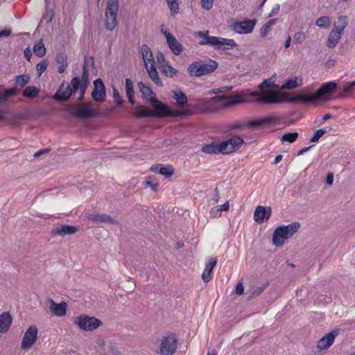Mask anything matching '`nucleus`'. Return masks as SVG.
<instances>
[{
  "instance_id": "obj_41",
  "label": "nucleus",
  "mask_w": 355,
  "mask_h": 355,
  "mask_svg": "<svg viewBox=\"0 0 355 355\" xmlns=\"http://www.w3.org/2000/svg\"><path fill=\"white\" fill-rule=\"evenodd\" d=\"M268 285H269L268 282H266L261 286L257 287L256 288H254L251 293V297H258L259 295H261L263 292V291L268 287Z\"/></svg>"
},
{
  "instance_id": "obj_51",
  "label": "nucleus",
  "mask_w": 355,
  "mask_h": 355,
  "mask_svg": "<svg viewBox=\"0 0 355 355\" xmlns=\"http://www.w3.org/2000/svg\"><path fill=\"white\" fill-rule=\"evenodd\" d=\"M156 59H157V62L159 64V65L160 64H166V63L165 56H164V53L161 51H159L156 54Z\"/></svg>"
},
{
  "instance_id": "obj_13",
  "label": "nucleus",
  "mask_w": 355,
  "mask_h": 355,
  "mask_svg": "<svg viewBox=\"0 0 355 355\" xmlns=\"http://www.w3.org/2000/svg\"><path fill=\"white\" fill-rule=\"evenodd\" d=\"M257 23L256 19H246L241 21H234L232 26V29L239 34H249L253 31Z\"/></svg>"
},
{
  "instance_id": "obj_45",
  "label": "nucleus",
  "mask_w": 355,
  "mask_h": 355,
  "mask_svg": "<svg viewBox=\"0 0 355 355\" xmlns=\"http://www.w3.org/2000/svg\"><path fill=\"white\" fill-rule=\"evenodd\" d=\"M53 12L52 10H46L45 13L42 16V19L44 20L46 23H51L53 18Z\"/></svg>"
},
{
  "instance_id": "obj_17",
  "label": "nucleus",
  "mask_w": 355,
  "mask_h": 355,
  "mask_svg": "<svg viewBox=\"0 0 355 355\" xmlns=\"http://www.w3.org/2000/svg\"><path fill=\"white\" fill-rule=\"evenodd\" d=\"M71 114L77 118L88 119L97 116V112L90 106L89 103H85L80 109L72 111Z\"/></svg>"
},
{
  "instance_id": "obj_26",
  "label": "nucleus",
  "mask_w": 355,
  "mask_h": 355,
  "mask_svg": "<svg viewBox=\"0 0 355 355\" xmlns=\"http://www.w3.org/2000/svg\"><path fill=\"white\" fill-rule=\"evenodd\" d=\"M55 62L58 64V72L63 73L68 67L67 56L65 52H60L55 56Z\"/></svg>"
},
{
  "instance_id": "obj_54",
  "label": "nucleus",
  "mask_w": 355,
  "mask_h": 355,
  "mask_svg": "<svg viewBox=\"0 0 355 355\" xmlns=\"http://www.w3.org/2000/svg\"><path fill=\"white\" fill-rule=\"evenodd\" d=\"M128 99L132 105L135 103V90H125Z\"/></svg>"
},
{
  "instance_id": "obj_2",
  "label": "nucleus",
  "mask_w": 355,
  "mask_h": 355,
  "mask_svg": "<svg viewBox=\"0 0 355 355\" xmlns=\"http://www.w3.org/2000/svg\"><path fill=\"white\" fill-rule=\"evenodd\" d=\"M215 94L210 98L198 99L193 103H188V98L182 90H171V96L175 100L178 106L183 107L187 105L186 109H191L194 113H211L218 110L242 103L241 99L230 98L227 94L223 93V90H212ZM230 90H224L230 92Z\"/></svg>"
},
{
  "instance_id": "obj_33",
  "label": "nucleus",
  "mask_w": 355,
  "mask_h": 355,
  "mask_svg": "<svg viewBox=\"0 0 355 355\" xmlns=\"http://www.w3.org/2000/svg\"><path fill=\"white\" fill-rule=\"evenodd\" d=\"M33 50L35 55L40 58L44 56L46 51L44 44L41 40L34 44Z\"/></svg>"
},
{
  "instance_id": "obj_4",
  "label": "nucleus",
  "mask_w": 355,
  "mask_h": 355,
  "mask_svg": "<svg viewBox=\"0 0 355 355\" xmlns=\"http://www.w3.org/2000/svg\"><path fill=\"white\" fill-rule=\"evenodd\" d=\"M243 144L244 140L241 137L234 136L218 143L205 144L202 146V151L207 154L227 155L238 150Z\"/></svg>"
},
{
  "instance_id": "obj_28",
  "label": "nucleus",
  "mask_w": 355,
  "mask_h": 355,
  "mask_svg": "<svg viewBox=\"0 0 355 355\" xmlns=\"http://www.w3.org/2000/svg\"><path fill=\"white\" fill-rule=\"evenodd\" d=\"M78 90H57L53 95V98L58 102H64L67 101L73 94Z\"/></svg>"
},
{
  "instance_id": "obj_47",
  "label": "nucleus",
  "mask_w": 355,
  "mask_h": 355,
  "mask_svg": "<svg viewBox=\"0 0 355 355\" xmlns=\"http://www.w3.org/2000/svg\"><path fill=\"white\" fill-rule=\"evenodd\" d=\"M214 0H201V6L207 10H209L213 6Z\"/></svg>"
},
{
  "instance_id": "obj_3",
  "label": "nucleus",
  "mask_w": 355,
  "mask_h": 355,
  "mask_svg": "<svg viewBox=\"0 0 355 355\" xmlns=\"http://www.w3.org/2000/svg\"><path fill=\"white\" fill-rule=\"evenodd\" d=\"M152 106L153 117H185L193 114L191 109H173L166 103L158 100L153 90H139Z\"/></svg>"
},
{
  "instance_id": "obj_31",
  "label": "nucleus",
  "mask_w": 355,
  "mask_h": 355,
  "mask_svg": "<svg viewBox=\"0 0 355 355\" xmlns=\"http://www.w3.org/2000/svg\"><path fill=\"white\" fill-rule=\"evenodd\" d=\"M158 68L161 73L166 77L172 78L175 76L178 73V71L173 67L168 62H166V64L159 65Z\"/></svg>"
},
{
  "instance_id": "obj_44",
  "label": "nucleus",
  "mask_w": 355,
  "mask_h": 355,
  "mask_svg": "<svg viewBox=\"0 0 355 355\" xmlns=\"http://www.w3.org/2000/svg\"><path fill=\"white\" fill-rule=\"evenodd\" d=\"M305 39V34L302 32H297L293 36V42L297 44H302Z\"/></svg>"
},
{
  "instance_id": "obj_20",
  "label": "nucleus",
  "mask_w": 355,
  "mask_h": 355,
  "mask_svg": "<svg viewBox=\"0 0 355 355\" xmlns=\"http://www.w3.org/2000/svg\"><path fill=\"white\" fill-rule=\"evenodd\" d=\"M78 228L76 226L69 225H61L60 227L53 228L51 230L52 235H72L77 232Z\"/></svg>"
},
{
  "instance_id": "obj_43",
  "label": "nucleus",
  "mask_w": 355,
  "mask_h": 355,
  "mask_svg": "<svg viewBox=\"0 0 355 355\" xmlns=\"http://www.w3.org/2000/svg\"><path fill=\"white\" fill-rule=\"evenodd\" d=\"M40 90H22V95L26 98H36Z\"/></svg>"
},
{
  "instance_id": "obj_8",
  "label": "nucleus",
  "mask_w": 355,
  "mask_h": 355,
  "mask_svg": "<svg viewBox=\"0 0 355 355\" xmlns=\"http://www.w3.org/2000/svg\"><path fill=\"white\" fill-rule=\"evenodd\" d=\"M337 23L338 25H334V28L331 31L327 39V45L329 49L334 48L341 38L344 29L347 25V17L339 16Z\"/></svg>"
},
{
  "instance_id": "obj_16",
  "label": "nucleus",
  "mask_w": 355,
  "mask_h": 355,
  "mask_svg": "<svg viewBox=\"0 0 355 355\" xmlns=\"http://www.w3.org/2000/svg\"><path fill=\"white\" fill-rule=\"evenodd\" d=\"M271 214L272 209L270 207L259 205L255 209L253 218L256 223L261 224L267 221L270 218Z\"/></svg>"
},
{
  "instance_id": "obj_32",
  "label": "nucleus",
  "mask_w": 355,
  "mask_h": 355,
  "mask_svg": "<svg viewBox=\"0 0 355 355\" xmlns=\"http://www.w3.org/2000/svg\"><path fill=\"white\" fill-rule=\"evenodd\" d=\"M302 83V78L301 77H295L287 80L284 85L279 87L278 89H294Z\"/></svg>"
},
{
  "instance_id": "obj_42",
  "label": "nucleus",
  "mask_w": 355,
  "mask_h": 355,
  "mask_svg": "<svg viewBox=\"0 0 355 355\" xmlns=\"http://www.w3.org/2000/svg\"><path fill=\"white\" fill-rule=\"evenodd\" d=\"M168 6L173 16L179 12V4L178 1H168Z\"/></svg>"
},
{
  "instance_id": "obj_18",
  "label": "nucleus",
  "mask_w": 355,
  "mask_h": 355,
  "mask_svg": "<svg viewBox=\"0 0 355 355\" xmlns=\"http://www.w3.org/2000/svg\"><path fill=\"white\" fill-rule=\"evenodd\" d=\"M277 121V118L276 116H268L250 120L247 123V125L250 128H259L263 125L272 123Z\"/></svg>"
},
{
  "instance_id": "obj_29",
  "label": "nucleus",
  "mask_w": 355,
  "mask_h": 355,
  "mask_svg": "<svg viewBox=\"0 0 355 355\" xmlns=\"http://www.w3.org/2000/svg\"><path fill=\"white\" fill-rule=\"evenodd\" d=\"M3 93L0 95V102L3 103L11 96L16 95L19 90H3ZM8 114V110L0 111V121L4 120L6 116Z\"/></svg>"
},
{
  "instance_id": "obj_27",
  "label": "nucleus",
  "mask_w": 355,
  "mask_h": 355,
  "mask_svg": "<svg viewBox=\"0 0 355 355\" xmlns=\"http://www.w3.org/2000/svg\"><path fill=\"white\" fill-rule=\"evenodd\" d=\"M88 218L92 221L105 223L109 224H114L116 221L111 216L105 214H89Z\"/></svg>"
},
{
  "instance_id": "obj_1",
  "label": "nucleus",
  "mask_w": 355,
  "mask_h": 355,
  "mask_svg": "<svg viewBox=\"0 0 355 355\" xmlns=\"http://www.w3.org/2000/svg\"><path fill=\"white\" fill-rule=\"evenodd\" d=\"M314 93H291L288 90H257L252 95L263 104L297 103L317 105L337 98L343 99L352 94V90H315Z\"/></svg>"
},
{
  "instance_id": "obj_15",
  "label": "nucleus",
  "mask_w": 355,
  "mask_h": 355,
  "mask_svg": "<svg viewBox=\"0 0 355 355\" xmlns=\"http://www.w3.org/2000/svg\"><path fill=\"white\" fill-rule=\"evenodd\" d=\"M339 329H334L331 332L326 334L320 338L317 343V347L319 350L329 349L334 343L336 337L339 334Z\"/></svg>"
},
{
  "instance_id": "obj_37",
  "label": "nucleus",
  "mask_w": 355,
  "mask_h": 355,
  "mask_svg": "<svg viewBox=\"0 0 355 355\" xmlns=\"http://www.w3.org/2000/svg\"><path fill=\"white\" fill-rule=\"evenodd\" d=\"M92 97L95 101L103 102L106 97V90H92Z\"/></svg>"
},
{
  "instance_id": "obj_21",
  "label": "nucleus",
  "mask_w": 355,
  "mask_h": 355,
  "mask_svg": "<svg viewBox=\"0 0 355 355\" xmlns=\"http://www.w3.org/2000/svg\"><path fill=\"white\" fill-rule=\"evenodd\" d=\"M49 309L51 313L57 316H64L67 312V304L64 302H55L52 299H49Z\"/></svg>"
},
{
  "instance_id": "obj_64",
  "label": "nucleus",
  "mask_w": 355,
  "mask_h": 355,
  "mask_svg": "<svg viewBox=\"0 0 355 355\" xmlns=\"http://www.w3.org/2000/svg\"><path fill=\"white\" fill-rule=\"evenodd\" d=\"M218 207H219V209L220 210V211H227L229 210L230 205H229V202L227 201L225 203H223V205H218Z\"/></svg>"
},
{
  "instance_id": "obj_52",
  "label": "nucleus",
  "mask_w": 355,
  "mask_h": 355,
  "mask_svg": "<svg viewBox=\"0 0 355 355\" xmlns=\"http://www.w3.org/2000/svg\"><path fill=\"white\" fill-rule=\"evenodd\" d=\"M113 98L117 105H121L123 102L122 98L118 92V90H113Z\"/></svg>"
},
{
  "instance_id": "obj_14",
  "label": "nucleus",
  "mask_w": 355,
  "mask_h": 355,
  "mask_svg": "<svg viewBox=\"0 0 355 355\" xmlns=\"http://www.w3.org/2000/svg\"><path fill=\"white\" fill-rule=\"evenodd\" d=\"M119 6H107L105 11V28L107 31H112L116 26V16Z\"/></svg>"
},
{
  "instance_id": "obj_61",
  "label": "nucleus",
  "mask_w": 355,
  "mask_h": 355,
  "mask_svg": "<svg viewBox=\"0 0 355 355\" xmlns=\"http://www.w3.org/2000/svg\"><path fill=\"white\" fill-rule=\"evenodd\" d=\"M24 56L27 59V60L30 61L31 57H32V52L30 49V48H26L24 51Z\"/></svg>"
},
{
  "instance_id": "obj_25",
  "label": "nucleus",
  "mask_w": 355,
  "mask_h": 355,
  "mask_svg": "<svg viewBox=\"0 0 355 355\" xmlns=\"http://www.w3.org/2000/svg\"><path fill=\"white\" fill-rule=\"evenodd\" d=\"M166 42L170 50L174 55H178L182 51V45L178 42L174 35H168L167 37Z\"/></svg>"
},
{
  "instance_id": "obj_30",
  "label": "nucleus",
  "mask_w": 355,
  "mask_h": 355,
  "mask_svg": "<svg viewBox=\"0 0 355 355\" xmlns=\"http://www.w3.org/2000/svg\"><path fill=\"white\" fill-rule=\"evenodd\" d=\"M145 68L147 70L150 78L155 83V85L157 87H162V82L159 76L158 72L155 67V64H151L150 66Z\"/></svg>"
},
{
  "instance_id": "obj_56",
  "label": "nucleus",
  "mask_w": 355,
  "mask_h": 355,
  "mask_svg": "<svg viewBox=\"0 0 355 355\" xmlns=\"http://www.w3.org/2000/svg\"><path fill=\"white\" fill-rule=\"evenodd\" d=\"M146 184L150 186L153 191H157L158 184L156 182H152L150 178H146Z\"/></svg>"
},
{
  "instance_id": "obj_53",
  "label": "nucleus",
  "mask_w": 355,
  "mask_h": 355,
  "mask_svg": "<svg viewBox=\"0 0 355 355\" xmlns=\"http://www.w3.org/2000/svg\"><path fill=\"white\" fill-rule=\"evenodd\" d=\"M94 89H105L104 83L101 78H98L94 81Z\"/></svg>"
},
{
  "instance_id": "obj_10",
  "label": "nucleus",
  "mask_w": 355,
  "mask_h": 355,
  "mask_svg": "<svg viewBox=\"0 0 355 355\" xmlns=\"http://www.w3.org/2000/svg\"><path fill=\"white\" fill-rule=\"evenodd\" d=\"M75 324L82 330L93 331L99 327L102 322L95 317L83 314L76 318Z\"/></svg>"
},
{
  "instance_id": "obj_50",
  "label": "nucleus",
  "mask_w": 355,
  "mask_h": 355,
  "mask_svg": "<svg viewBox=\"0 0 355 355\" xmlns=\"http://www.w3.org/2000/svg\"><path fill=\"white\" fill-rule=\"evenodd\" d=\"M221 215V211L219 209V207H214L210 210V216L211 218H218Z\"/></svg>"
},
{
  "instance_id": "obj_63",
  "label": "nucleus",
  "mask_w": 355,
  "mask_h": 355,
  "mask_svg": "<svg viewBox=\"0 0 355 355\" xmlns=\"http://www.w3.org/2000/svg\"><path fill=\"white\" fill-rule=\"evenodd\" d=\"M354 87H355V80L352 81V82H349V83H346L343 86L342 89H354Z\"/></svg>"
},
{
  "instance_id": "obj_5",
  "label": "nucleus",
  "mask_w": 355,
  "mask_h": 355,
  "mask_svg": "<svg viewBox=\"0 0 355 355\" xmlns=\"http://www.w3.org/2000/svg\"><path fill=\"white\" fill-rule=\"evenodd\" d=\"M197 35L202 38L201 45H209L217 50H230L236 46L237 44L232 39L209 36V31H200Z\"/></svg>"
},
{
  "instance_id": "obj_59",
  "label": "nucleus",
  "mask_w": 355,
  "mask_h": 355,
  "mask_svg": "<svg viewBox=\"0 0 355 355\" xmlns=\"http://www.w3.org/2000/svg\"><path fill=\"white\" fill-rule=\"evenodd\" d=\"M280 9V5L276 4L275 6L272 9L270 13L269 14L268 17H272L278 14Z\"/></svg>"
},
{
  "instance_id": "obj_55",
  "label": "nucleus",
  "mask_w": 355,
  "mask_h": 355,
  "mask_svg": "<svg viewBox=\"0 0 355 355\" xmlns=\"http://www.w3.org/2000/svg\"><path fill=\"white\" fill-rule=\"evenodd\" d=\"M235 293L239 295H242L244 293V287L242 282H239L236 284L235 288Z\"/></svg>"
},
{
  "instance_id": "obj_49",
  "label": "nucleus",
  "mask_w": 355,
  "mask_h": 355,
  "mask_svg": "<svg viewBox=\"0 0 355 355\" xmlns=\"http://www.w3.org/2000/svg\"><path fill=\"white\" fill-rule=\"evenodd\" d=\"M270 31H271L270 28L265 24L260 28L259 34H260L261 37H262V38L266 37Z\"/></svg>"
},
{
  "instance_id": "obj_12",
  "label": "nucleus",
  "mask_w": 355,
  "mask_h": 355,
  "mask_svg": "<svg viewBox=\"0 0 355 355\" xmlns=\"http://www.w3.org/2000/svg\"><path fill=\"white\" fill-rule=\"evenodd\" d=\"M38 329L36 326L32 325L28 328L22 338L21 348L28 350L37 341Z\"/></svg>"
},
{
  "instance_id": "obj_36",
  "label": "nucleus",
  "mask_w": 355,
  "mask_h": 355,
  "mask_svg": "<svg viewBox=\"0 0 355 355\" xmlns=\"http://www.w3.org/2000/svg\"><path fill=\"white\" fill-rule=\"evenodd\" d=\"M279 88L277 85H275V81L272 78L264 80L261 84L257 86V89H275Z\"/></svg>"
},
{
  "instance_id": "obj_6",
  "label": "nucleus",
  "mask_w": 355,
  "mask_h": 355,
  "mask_svg": "<svg viewBox=\"0 0 355 355\" xmlns=\"http://www.w3.org/2000/svg\"><path fill=\"white\" fill-rule=\"evenodd\" d=\"M300 223L293 222L287 225L277 227L272 234V243L277 247L282 246L286 239L293 236L300 229Z\"/></svg>"
},
{
  "instance_id": "obj_38",
  "label": "nucleus",
  "mask_w": 355,
  "mask_h": 355,
  "mask_svg": "<svg viewBox=\"0 0 355 355\" xmlns=\"http://www.w3.org/2000/svg\"><path fill=\"white\" fill-rule=\"evenodd\" d=\"M30 80L28 75H19L15 77L16 87L20 86L24 87Z\"/></svg>"
},
{
  "instance_id": "obj_58",
  "label": "nucleus",
  "mask_w": 355,
  "mask_h": 355,
  "mask_svg": "<svg viewBox=\"0 0 355 355\" xmlns=\"http://www.w3.org/2000/svg\"><path fill=\"white\" fill-rule=\"evenodd\" d=\"M243 125H244V124H243V123H241V122H236V123H234L229 124V125H228V129H229V130L239 129V128H241Z\"/></svg>"
},
{
  "instance_id": "obj_62",
  "label": "nucleus",
  "mask_w": 355,
  "mask_h": 355,
  "mask_svg": "<svg viewBox=\"0 0 355 355\" xmlns=\"http://www.w3.org/2000/svg\"><path fill=\"white\" fill-rule=\"evenodd\" d=\"M11 35V30L5 28L0 31V37H9Z\"/></svg>"
},
{
  "instance_id": "obj_19",
  "label": "nucleus",
  "mask_w": 355,
  "mask_h": 355,
  "mask_svg": "<svg viewBox=\"0 0 355 355\" xmlns=\"http://www.w3.org/2000/svg\"><path fill=\"white\" fill-rule=\"evenodd\" d=\"M151 171L170 178L174 173L175 169L171 165H164L162 164H153L150 169Z\"/></svg>"
},
{
  "instance_id": "obj_46",
  "label": "nucleus",
  "mask_w": 355,
  "mask_h": 355,
  "mask_svg": "<svg viewBox=\"0 0 355 355\" xmlns=\"http://www.w3.org/2000/svg\"><path fill=\"white\" fill-rule=\"evenodd\" d=\"M318 89H337V84L334 81L322 83Z\"/></svg>"
},
{
  "instance_id": "obj_11",
  "label": "nucleus",
  "mask_w": 355,
  "mask_h": 355,
  "mask_svg": "<svg viewBox=\"0 0 355 355\" xmlns=\"http://www.w3.org/2000/svg\"><path fill=\"white\" fill-rule=\"evenodd\" d=\"M72 87L70 85H67L65 89H87L89 86V70L86 61H85L83 67V75L82 78L76 76L72 78L71 81Z\"/></svg>"
},
{
  "instance_id": "obj_40",
  "label": "nucleus",
  "mask_w": 355,
  "mask_h": 355,
  "mask_svg": "<svg viewBox=\"0 0 355 355\" xmlns=\"http://www.w3.org/2000/svg\"><path fill=\"white\" fill-rule=\"evenodd\" d=\"M327 132V129L321 128L318 129L313 133V135L310 139V142L315 143L319 141V139Z\"/></svg>"
},
{
  "instance_id": "obj_9",
  "label": "nucleus",
  "mask_w": 355,
  "mask_h": 355,
  "mask_svg": "<svg viewBox=\"0 0 355 355\" xmlns=\"http://www.w3.org/2000/svg\"><path fill=\"white\" fill-rule=\"evenodd\" d=\"M178 348V338L173 333H167L162 339L159 354L173 355Z\"/></svg>"
},
{
  "instance_id": "obj_34",
  "label": "nucleus",
  "mask_w": 355,
  "mask_h": 355,
  "mask_svg": "<svg viewBox=\"0 0 355 355\" xmlns=\"http://www.w3.org/2000/svg\"><path fill=\"white\" fill-rule=\"evenodd\" d=\"M136 115L138 117H153L152 110L146 106H138L136 109Z\"/></svg>"
},
{
  "instance_id": "obj_23",
  "label": "nucleus",
  "mask_w": 355,
  "mask_h": 355,
  "mask_svg": "<svg viewBox=\"0 0 355 355\" xmlns=\"http://www.w3.org/2000/svg\"><path fill=\"white\" fill-rule=\"evenodd\" d=\"M217 259L216 258H211L207 263L205 264V268L202 274V279L204 282H209L213 277L212 270L216 266Z\"/></svg>"
},
{
  "instance_id": "obj_7",
  "label": "nucleus",
  "mask_w": 355,
  "mask_h": 355,
  "mask_svg": "<svg viewBox=\"0 0 355 355\" xmlns=\"http://www.w3.org/2000/svg\"><path fill=\"white\" fill-rule=\"evenodd\" d=\"M218 66L214 60H209V62L202 60L192 62L187 68L188 73L191 76L200 77L214 71Z\"/></svg>"
},
{
  "instance_id": "obj_35",
  "label": "nucleus",
  "mask_w": 355,
  "mask_h": 355,
  "mask_svg": "<svg viewBox=\"0 0 355 355\" xmlns=\"http://www.w3.org/2000/svg\"><path fill=\"white\" fill-rule=\"evenodd\" d=\"M298 135L297 132H286L281 137L280 140L282 144L285 142L291 144L297 140Z\"/></svg>"
},
{
  "instance_id": "obj_57",
  "label": "nucleus",
  "mask_w": 355,
  "mask_h": 355,
  "mask_svg": "<svg viewBox=\"0 0 355 355\" xmlns=\"http://www.w3.org/2000/svg\"><path fill=\"white\" fill-rule=\"evenodd\" d=\"M50 150H51V149L49 148H42V149L37 151L36 153H35L34 157H39L46 153H48Z\"/></svg>"
},
{
  "instance_id": "obj_60",
  "label": "nucleus",
  "mask_w": 355,
  "mask_h": 355,
  "mask_svg": "<svg viewBox=\"0 0 355 355\" xmlns=\"http://www.w3.org/2000/svg\"><path fill=\"white\" fill-rule=\"evenodd\" d=\"M334 182V175L332 173H329L327 174L326 177V183L328 185H331Z\"/></svg>"
},
{
  "instance_id": "obj_24",
  "label": "nucleus",
  "mask_w": 355,
  "mask_h": 355,
  "mask_svg": "<svg viewBox=\"0 0 355 355\" xmlns=\"http://www.w3.org/2000/svg\"><path fill=\"white\" fill-rule=\"evenodd\" d=\"M12 322V318L9 312H4L0 315V333H6Z\"/></svg>"
},
{
  "instance_id": "obj_39",
  "label": "nucleus",
  "mask_w": 355,
  "mask_h": 355,
  "mask_svg": "<svg viewBox=\"0 0 355 355\" xmlns=\"http://www.w3.org/2000/svg\"><path fill=\"white\" fill-rule=\"evenodd\" d=\"M331 24L330 18L328 16H323L318 19L315 25L322 28H326Z\"/></svg>"
},
{
  "instance_id": "obj_48",
  "label": "nucleus",
  "mask_w": 355,
  "mask_h": 355,
  "mask_svg": "<svg viewBox=\"0 0 355 355\" xmlns=\"http://www.w3.org/2000/svg\"><path fill=\"white\" fill-rule=\"evenodd\" d=\"M37 71L39 73V75H41L46 69L47 67V62L46 61H42L39 62L37 66Z\"/></svg>"
},
{
  "instance_id": "obj_22",
  "label": "nucleus",
  "mask_w": 355,
  "mask_h": 355,
  "mask_svg": "<svg viewBox=\"0 0 355 355\" xmlns=\"http://www.w3.org/2000/svg\"><path fill=\"white\" fill-rule=\"evenodd\" d=\"M141 53L145 67L150 66L151 64H155V60L153 52L147 44H144L141 45Z\"/></svg>"
}]
</instances>
